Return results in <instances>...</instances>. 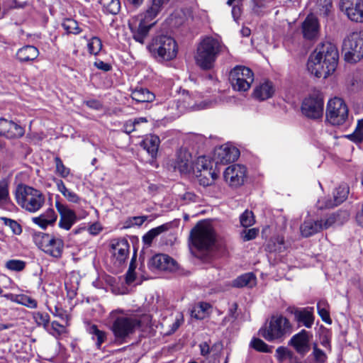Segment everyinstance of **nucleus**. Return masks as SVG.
<instances>
[{
  "mask_svg": "<svg viewBox=\"0 0 363 363\" xmlns=\"http://www.w3.org/2000/svg\"><path fill=\"white\" fill-rule=\"evenodd\" d=\"M338 58L336 46L330 42H324L310 55L307 67L315 77L326 78L335 70Z\"/></svg>",
  "mask_w": 363,
  "mask_h": 363,
  "instance_id": "1",
  "label": "nucleus"
},
{
  "mask_svg": "<svg viewBox=\"0 0 363 363\" xmlns=\"http://www.w3.org/2000/svg\"><path fill=\"white\" fill-rule=\"evenodd\" d=\"M112 320L111 330L114 335L115 340L120 344L125 343L130 337L142 325L140 317L125 312L122 309L112 311L110 313Z\"/></svg>",
  "mask_w": 363,
  "mask_h": 363,
  "instance_id": "2",
  "label": "nucleus"
},
{
  "mask_svg": "<svg viewBox=\"0 0 363 363\" xmlns=\"http://www.w3.org/2000/svg\"><path fill=\"white\" fill-rule=\"evenodd\" d=\"M227 48L218 39L212 36H204L197 45L194 55L196 64L202 69L213 67L218 55Z\"/></svg>",
  "mask_w": 363,
  "mask_h": 363,
  "instance_id": "3",
  "label": "nucleus"
},
{
  "mask_svg": "<svg viewBox=\"0 0 363 363\" xmlns=\"http://www.w3.org/2000/svg\"><path fill=\"white\" fill-rule=\"evenodd\" d=\"M15 198L22 208L30 213L38 211L45 203V196L40 191L23 184L17 186Z\"/></svg>",
  "mask_w": 363,
  "mask_h": 363,
  "instance_id": "4",
  "label": "nucleus"
},
{
  "mask_svg": "<svg viewBox=\"0 0 363 363\" xmlns=\"http://www.w3.org/2000/svg\"><path fill=\"white\" fill-rule=\"evenodd\" d=\"M147 49L155 57L169 61L176 57L177 45L175 40L167 35H159L152 38Z\"/></svg>",
  "mask_w": 363,
  "mask_h": 363,
  "instance_id": "5",
  "label": "nucleus"
},
{
  "mask_svg": "<svg viewBox=\"0 0 363 363\" xmlns=\"http://www.w3.org/2000/svg\"><path fill=\"white\" fill-rule=\"evenodd\" d=\"M291 332V326L289 320L282 315H273L268 325L259 330V334L266 340L273 342L281 340Z\"/></svg>",
  "mask_w": 363,
  "mask_h": 363,
  "instance_id": "6",
  "label": "nucleus"
},
{
  "mask_svg": "<svg viewBox=\"0 0 363 363\" xmlns=\"http://www.w3.org/2000/svg\"><path fill=\"white\" fill-rule=\"evenodd\" d=\"M345 60L356 63L363 58V30L353 32L347 35L342 42Z\"/></svg>",
  "mask_w": 363,
  "mask_h": 363,
  "instance_id": "7",
  "label": "nucleus"
},
{
  "mask_svg": "<svg viewBox=\"0 0 363 363\" xmlns=\"http://www.w3.org/2000/svg\"><path fill=\"white\" fill-rule=\"evenodd\" d=\"M35 244L47 255L55 257L60 258L64 250V242L60 238L42 233H35L33 235Z\"/></svg>",
  "mask_w": 363,
  "mask_h": 363,
  "instance_id": "8",
  "label": "nucleus"
},
{
  "mask_svg": "<svg viewBox=\"0 0 363 363\" xmlns=\"http://www.w3.org/2000/svg\"><path fill=\"white\" fill-rule=\"evenodd\" d=\"M191 239L193 245L199 250H207L215 241V235L211 225L199 223L191 231Z\"/></svg>",
  "mask_w": 363,
  "mask_h": 363,
  "instance_id": "9",
  "label": "nucleus"
},
{
  "mask_svg": "<svg viewBox=\"0 0 363 363\" xmlns=\"http://www.w3.org/2000/svg\"><path fill=\"white\" fill-rule=\"evenodd\" d=\"M229 80L234 90L246 91L254 81V74L250 68L237 65L230 71Z\"/></svg>",
  "mask_w": 363,
  "mask_h": 363,
  "instance_id": "10",
  "label": "nucleus"
},
{
  "mask_svg": "<svg viewBox=\"0 0 363 363\" xmlns=\"http://www.w3.org/2000/svg\"><path fill=\"white\" fill-rule=\"evenodd\" d=\"M348 118V108L340 98L334 97L329 100L326 106V119L333 125L343 124Z\"/></svg>",
  "mask_w": 363,
  "mask_h": 363,
  "instance_id": "11",
  "label": "nucleus"
},
{
  "mask_svg": "<svg viewBox=\"0 0 363 363\" xmlns=\"http://www.w3.org/2000/svg\"><path fill=\"white\" fill-rule=\"evenodd\" d=\"M324 99L320 92H313L306 98L301 105V111L307 118L319 119L323 116Z\"/></svg>",
  "mask_w": 363,
  "mask_h": 363,
  "instance_id": "12",
  "label": "nucleus"
},
{
  "mask_svg": "<svg viewBox=\"0 0 363 363\" xmlns=\"http://www.w3.org/2000/svg\"><path fill=\"white\" fill-rule=\"evenodd\" d=\"M332 0H318L313 12L310 13L303 23H318L333 21Z\"/></svg>",
  "mask_w": 363,
  "mask_h": 363,
  "instance_id": "13",
  "label": "nucleus"
},
{
  "mask_svg": "<svg viewBox=\"0 0 363 363\" xmlns=\"http://www.w3.org/2000/svg\"><path fill=\"white\" fill-rule=\"evenodd\" d=\"M223 177L230 186H240L244 184L247 177V169L239 164L230 165L225 169Z\"/></svg>",
  "mask_w": 363,
  "mask_h": 363,
  "instance_id": "14",
  "label": "nucleus"
},
{
  "mask_svg": "<svg viewBox=\"0 0 363 363\" xmlns=\"http://www.w3.org/2000/svg\"><path fill=\"white\" fill-rule=\"evenodd\" d=\"M340 6L350 21L363 23V0H340Z\"/></svg>",
  "mask_w": 363,
  "mask_h": 363,
  "instance_id": "15",
  "label": "nucleus"
},
{
  "mask_svg": "<svg viewBox=\"0 0 363 363\" xmlns=\"http://www.w3.org/2000/svg\"><path fill=\"white\" fill-rule=\"evenodd\" d=\"M350 214L347 211H337L330 213L319 220L322 231L330 228H335L343 225L349 219Z\"/></svg>",
  "mask_w": 363,
  "mask_h": 363,
  "instance_id": "16",
  "label": "nucleus"
},
{
  "mask_svg": "<svg viewBox=\"0 0 363 363\" xmlns=\"http://www.w3.org/2000/svg\"><path fill=\"white\" fill-rule=\"evenodd\" d=\"M113 264L118 267L123 264L129 255L130 245L127 240L122 239L111 244Z\"/></svg>",
  "mask_w": 363,
  "mask_h": 363,
  "instance_id": "17",
  "label": "nucleus"
},
{
  "mask_svg": "<svg viewBox=\"0 0 363 363\" xmlns=\"http://www.w3.org/2000/svg\"><path fill=\"white\" fill-rule=\"evenodd\" d=\"M55 206L60 216L58 223L59 227L69 230L77 220L75 212L59 201L56 202Z\"/></svg>",
  "mask_w": 363,
  "mask_h": 363,
  "instance_id": "18",
  "label": "nucleus"
},
{
  "mask_svg": "<svg viewBox=\"0 0 363 363\" xmlns=\"http://www.w3.org/2000/svg\"><path fill=\"white\" fill-rule=\"evenodd\" d=\"M150 266L152 269L166 272H174L177 269V262L164 254H158L153 256L150 261Z\"/></svg>",
  "mask_w": 363,
  "mask_h": 363,
  "instance_id": "19",
  "label": "nucleus"
},
{
  "mask_svg": "<svg viewBox=\"0 0 363 363\" xmlns=\"http://www.w3.org/2000/svg\"><path fill=\"white\" fill-rule=\"evenodd\" d=\"M311 337L312 335L309 332L302 330L291 337L289 343L294 347L298 353L304 355L308 353L311 349L309 342Z\"/></svg>",
  "mask_w": 363,
  "mask_h": 363,
  "instance_id": "20",
  "label": "nucleus"
},
{
  "mask_svg": "<svg viewBox=\"0 0 363 363\" xmlns=\"http://www.w3.org/2000/svg\"><path fill=\"white\" fill-rule=\"evenodd\" d=\"M174 169H177L181 174L195 172L191 155L188 150L181 149L177 152Z\"/></svg>",
  "mask_w": 363,
  "mask_h": 363,
  "instance_id": "21",
  "label": "nucleus"
},
{
  "mask_svg": "<svg viewBox=\"0 0 363 363\" xmlns=\"http://www.w3.org/2000/svg\"><path fill=\"white\" fill-rule=\"evenodd\" d=\"M218 160L223 164L235 161L240 155V152L236 147H220L217 150Z\"/></svg>",
  "mask_w": 363,
  "mask_h": 363,
  "instance_id": "22",
  "label": "nucleus"
},
{
  "mask_svg": "<svg viewBox=\"0 0 363 363\" xmlns=\"http://www.w3.org/2000/svg\"><path fill=\"white\" fill-rule=\"evenodd\" d=\"M153 25L154 24H128V27L133 34V39L143 44Z\"/></svg>",
  "mask_w": 363,
  "mask_h": 363,
  "instance_id": "23",
  "label": "nucleus"
},
{
  "mask_svg": "<svg viewBox=\"0 0 363 363\" xmlns=\"http://www.w3.org/2000/svg\"><path fill=\"white\" fill-rule=\"evenodd\" d=\"M160 143V138L155 135H150L141 142L140 145L145 150L152 159L156 158Z\"/></svg>",
  "mask_w": 363,
  "mask_h": 363,
  "instance_id": "24",
  "label": "nucleus"
},
{
  "mask_svg": "<svg viewBox=\"0 0 363 363\" xmlns=\"http://www.w3.org/2000/svg\"><path fill=\"white\" fill-rule=\"evenodd\" d=\"M349 194V188L346 184L339 186L333 192V201L328 200L325 203V208H333L342 203Z\"/></svg>",
  "mask_w": 363,
  "mask_h": 363,
  "instance_id": "25",
  "label": "nucleus"
},
{
  "mask_svg": "<svg viewBox=\"0 0 363 363\" xmlns=\"http://www.w3.org/2000/svg\"><path fill=\"white\" fill-rule=\"evenodd\" d=\"M300 231L303 237L308 238L322 231V230L318 220L308 219L304 220L301 225Z\"/></svg>",
  "mask_w": 363,
  "mask_h": 363,
  "instance_id": "26",
  "label": "nucleus"
},
{
  "mask_svg": "<svg viewBox=\"0 0 363 363\" xmlns=\"http://www.w3.org/2000/svg\"><path fill=\"white\" fill-rule=\"evenodd\" d=\"M274 92V89L272 82H265L255 89L253 95L258 100L264 101L272 97Z\"/></svg>",
  "mask_w": 363,
  "mask_h": 363,
  "instance_id": "27",
  "label": "nucleus"
},
{
  "mask_svg": "<svg viewBox=\"0 0 363 363\" xmlns=\"http://www.w3.org/2000/svg\"><path fill=\"white\" fill-rule=\"evenodd\" d=\"M38 55V50L32 45H26L21 48L16 53L17 58L21 62L33 61L37 58Z\"/></svg>",
  "mask_w": 363,
  "mask_h": 363,
  "instance_id": "28",
  "label": "nucleus"
},
{
  "mask_svg": "<svg viewBox=\"0 0 363 363\" xmlns=\"http://www.w3.org/2000/svg\"><path fill=\"white\" fill-rule=\"evenodd\" d=\"M257 279L253 273L243 274L233 281L232 285L234 287L242 288L248 287L252 288L256 285Z\"/></svg>",
  "mask_w": 363,
  "mask_h": 363,
  "instance_id": "29",
  "label": "nucleus"
},
{
  "mask_svg": "<svg viewBox=\"0 0 363 363\" xmlns=\"http://www.w3.org/2000/svg\"><path fill=\"white\" fill-rule=\"evenodd\" d=\"M296 320L306 328H311L313 324V308H306L298 310L294 313Z\"/></svg>",
  "mask_w": 363,
  "mask_h": 363,
  "instance_id": "30",
  "label": "nucleus"
},
{
  "mask_svg": "<svg viewBox=\"0 0 363 363\" xmlns=\"http://www.w3.org/2000/svg\"><path fill=\"white\" fill-rule=\"evenodd\" d=\"M155 94L145 88H136L131 93V98L138 103L152 102Z\"/></svg>",
  "mask_w": 363,
  "mask_h": 363,
  "instance_id": "31",
  "label": "nucleus"
},
{
  "mask_svg": "<svg viewBox=\"0 0 363 363\" xmlns=\"http://www.w3.org/2000/svg\"><path fill=\"white\" fill-rule=\"evenodd\" d=\"M199 182L203 186H208L214 183L218 177V172L216 169H205L203 172L195 174Z\"/></svg>",
  "mask_w": 363,
  "mask_h": 363,
  "instance_id": "32",
  "label": "nucleus"
},
{
  "mask_svg": "<svg viewBox=\"0 0 363 363\" xmlns=\"http://www.w3.org/2000/svg\"><path fill=\"white\" fill-rule=\"evenodd\" d=\"M168 228H169L168 224H163L157 228L151 229L146 234H145L143 235V242L147 246L150 245L153 239L155 237H157L162 233L167 231L168 230Z\"/></svg>",
  "mask_w": 363,
  "mask_h": 363,
  "instance_id": "33",
  "label": "nucleus"
},
{
  "mask_svg": "<svg viewBox=\"0 0 363 363\" xmlns=\"http://www.w3.org/2000/svg\"><path fill=\"white\" fill-rule=\"evenodd\" d=\"M320 32L319 24H302V33L304 38L314 40L318 38Z\"/></svg>",
  "mask_w": 363,
  "mask_h": 363,
  "instance_id": "34",
  "label": "nucleus"
},
{
  "mask_svg": "<svg viewBox=\"0 0 363 363\" xmlns=\"http://www.w3.org/2000/svg\"><path fill=\"white\" fill-rule=\"evenodd\" d=\"M317 310L323 321L328 324L332 323L329 313V304L327 301L320 300L317 303Z\"/></svg>",
  "mask_w": 363,
  "mask_h": 363,
  "instance_id": "35",
  "label": "nucleus"
},
{
  "mask_svg": "<svg viewBox=\"0 0 363 363\" xmlns=\"http://www.w3.org/2000/svg\"><path fill=\"white\" fill-rule=\"evenodd\" d=\"M92 339L96 341V347L99 349L106 339V333L100 330L96 325H92L89 329Z\"/></svg>",
  "mask_w": 363,
  "mask_h": 363,
  "instance_id": "36",
  "label": "nucleus"
},
{
  "mask_svg": "<svg viewBox=\"0 0 363 363\" xmlns=\"http://www.w3.org/2000/svg\"><path fill=\"white\" fill-rule=\"evenodd\" d=\"M244 0H228L226 4L232 7V16L234 21H237L240 19L242 13V6Z\"/></svg>",
  "mask_w": 363,
  "mask_h": 363,
  "instance_id": "37",
  "label": "nucleus"
},
{
  "mask_svg": "<svg viewBox=\"0 0 363 363\" xmlns=\"http://www.w3.org/2000/svg\"><path fill=\"white\" fill-rule=\"evenodd\" d=\"M195 172L199 174L200 172H203L205 169H213L211 162L208 160L206 157L201 156L199 157L194 164Z\"/></svg>",
  "mask_w": 363,
  "mask_h": 363,
  "instance_id": "38",
  "label": "nucleus"
},
{
  "mask_svg": "<svg viewBox=\"0 0 363 363\" xmlns=\"http://www.w3.org/2000/svg\"><path fill=\"white\" fill-rule=\"evenodd\" d=\"M104 10L111 14L116 15L121 9V3L119 0H101Z\"/></svg>",
  "mask_w": 363,
  "mask_h": 363,
  "instance_id": "39",
  "label": "nucleus"
},
{
  "mask_svg": "<svg viewBox=\"0 0 363 363\" xmlns=\"http://www.w3.org/2000/svg\"><path fill=\"white\" fill-rule=\"evenodd\" d=\"M10 201L9 182L6 179L0 181V207Z\"/></svg>",
  "mask_w": 363,
  "mask_h": 363,
  "instance_id": "40",
  "label": "nucleus"
},
{
  "mask_svg": "<svg viewBox=\"0 0 363 363\" xmlns=\"http://www.w3.org/2000/svg\"><path fill=\"white\" fill-rule=\"evenodd\" d=\"M160 1L161 0H154L153 6L147 10L144 17H142L139 20L140 23H145L152 21L157 16L159 12L157 5L160 3Z\"/></svg>",
  "mask_w": 363,
  "mask_h": 363,
  "instance_id": "41",
  "label": "nucleus"
},
{
  "mask_svg": "<svg viewBox=\"0 0 363 363\" xmlns=\"http://www.w3.org/2000/svg\"><path fill=\"white\" fill-rule=\"evenodd\" d=\"M33 318L38 326H43L45 329L48 327L50 323L48 313L35 311L33 313Z\"/></svg>",
  "mask_w": 363,
  "mask_h": 363,
  "instance_id": "42",
  "label": "nucleus"
},
{
  "mask_svg": "<svg viewBox=\"0 0 363 363\" xmlns=\"http://www.w3.org/2000/svg\"><path fill=\"white\" fill-rule=\"evenodd\" d=\"M55 173L62 178H67L70 174V169L67 167L59 157H55Z\"/></svg>",
  "mask_w": 363,
  "mask_h": 363,
  "instance_id": "43",
  "label": "nucleus"
},
{
  "mask_svg": "<svg viewBox=\"0 0 363 363\" xmlns=\"http://www.w3.org/2000/svg\"><path fill=\"white\" fill-rule=\"evenodd\" d=\"M89 52L91 55H98L102 48V42L97 37H93L90 39L87 44Z\"/></svg>",
  "mask_w": 363,
  "mask_h": 363,
  "instance_id": "44",
  "label": "nucleus"
},
{
  "mask_svg": "<svg viewBox=\"0 0 363 363\" xmlns=\"http://www.w3.org/2000/svg\"><path fill=\"white\" fill-rule=\"evenodd\" d=\"M250 346L261 352H270L272 351V347L259 338L254 337L251 340Z\"/></svg>",
  "mask_w": 363,
  "mask_h": 363,
  "instance_id": "45",
  "label": "nucleus"
},
{
  "mask_svg": "<svg viewBox=\"0 0 363 363\" xmlns=\"http://www.w3.org/2000/svg\"><path fill=\"white\" fill-rule=\"evenodd\" d=\"M5 267L10 271L21 272L26 267V262L19 259H10L5 264Z\"/></svg>",
  "mask_w": 363,
  "mask_h": 363,
  "instance_id": "46",
  "label": "nucleus"
},
{
  "mask_svg": "<svg viewBox=\"0 0 363 363\" xmlns=\"http://www.w3.org/2000/svg\"><path fill=\"white\" fill-rule=\"evenodd\" d=\"M363 118L358 120L356 129L354 132L348 135V138L350 140L354 141L355 143H361L363 140Z\"/></svg>",
  "mask_w": 363,
  "mask_h": 363,
  "instance_id": "47",
  "label": "nucleus"
},
{
  "mask_svg": "<svg viewBox=\"0 0 363 363\" xmlns=\"http://www.w3.org/2000/svg\"><path fill=\"white\" fill-rule=\"evenodd\" d=\"M266 9V0H251L252 13L260 16Z\"/></svg>",
  "mask_w": 363,
  "mask_h": 363,
  "instance_id": "48",
  "label": "nucleus"
},
{
  "mask_svg": "<svg viewBox=\"0 0 363 363\" xmlns=\"http://www.w3.org/2000/svg\"><path fill=\"white\" fill-rule=\"evenodd\" d=\"M240 221L242 226L245 228L250 227L255 223L253 213L250 211H245L240 217Z\"/></svg>",
  "mask_w": 363,
  "mask_h": 363,
  "instance_id": "49",
  "label": "nucleus"
},
{
  "mask_svg": "<svg viewBox=\"0 0 363 363\" xmlns=\"http://www.w3.org/2000/svg\"><path fill=\"white\" fill-rule=\"evenodd\" d=\"M18 303L32 309L38 307L37 301L26 294H20Z\"/></svg>",
  "mask_w": 363,
  "mask_h": 363,
  "instance_id": "50",
  "label": "nucleus"
},
{
  "mask_svg": "<svg viewBox=\"0 0 363 363\" xmlns=\"http://www.w3.org/2000/svg\"><path fill=\"white\" fill-rule=\"evenodd\" d=\"M0 219L3 220L5 225L10 228L14 234L20 235L22 233L21 226L17 221L5 217H1Z\"/></svg>",
  "mask_w": 363,
  "mask_h": 363,
  "instance_id": "51",
  "label": "nucleus"
},
{
  "mask_svg": "<svg viewBox=\"0 0 363 363\" xmlns=\"http://www.w3.org/2000/svg\"><path fill=\"white\" fill-rule=\"evenodd\" d=\"M8 126L10 127V137L11 138H19L23 135L24 134V130L23 128L15 123L14 122L11 121H9V125Z\"/></svg>",
  "mask_w": 363,
  "mask_h": 363,
  "instance_id": "52",
  "label": "nucleus"
},
{
  "mask_svg": "<svg viewBox=\"0 0 363 363\" xmlns=\"http://www.w3.org/2000/svg\"><path fill=\"white\" fill-rule=\"evenodd\" d=\"M313 356L317 363H324L327 359L326 354L318 347L316 343L313 346Z\"/></svg>",
  "mask_w": 363,
  "mask_h": 363,
  "instance_id": "53",
  "label": "nucleus"
},
{
  "mask_svg": "<svg viewBox=\"0 0 363 363\" xmlns=\"http://www.w3.org/2000/svg\"><path fill=\"white\" fill-rule=\"evenodd\" d=\"M259 233L257 228H253L248 230H244L241 233L240 236L243 241H249L255 239Z\"/></svg>",
  "mask_w": 363,
  "mask_h": 363,
  "instance_id": "54",
  "label": "nucleus"
},
{
  "mask_svg": "<svg viewBox=\"0 0 363 363\" xmlns=\"http://www.w3.org/2000/svg\"><path fill=\"white\" fill-rule=\"evenodd\" d=\"M135 255H134L131 259L129 265L128 270L126 273V281L131 283L135 279Z\"/></svg>",
  "mask_w": 363,
  "mask_h": 363,
  "instance_id": "55",
  "label": "nucleus"
},
{
  "mask_svg": "<svg viewBox=\"0 0 363 363\" xmlns=\"http://www.w3.org/2000/svg\"><path fill=\"white\" fill-rule=\"evenodd\" d=\"M64 30L67 34H79L82 29L78 26V24H62Z\"/></svg>",
  "mask_w": 363,
  "mask_h": 363,
  "instance_id": "56",
  "label": "nucleus"
},
{
  "mask_svg": "<svg viewBox=\"0 0 363 363\" xmlns=\"http://www.w3.org/2000/svg\"><path fill=\"white\" fill-rule=\"evenodd\" d=\"M33 222L39 225L42 228H46L48 225H52L48 220L45 219V216L43 214H40L38 217H34L32 218Z\"/></svg>",
  "mask_w": 363,
  "mask_h": 363,
  "instance_id": "57",
  "label": "nucleus"
},
{
  "mask_svg": "<svg viewBox=\"0 0 363 363\" xmlns=\"http://www.w3.org/2000/svg\"><path fill=\"white\" fill-rule=\"evenodd\" d=\"M147 220V216H134L127 221L128 227H130L133 225H141L145 220Z\"/></svg>",
  "mask_w": 363,
  "mask_h": 363,
  "instance_id": "58",
  "label": "nucleus"
},
{
  "mask_svg": "<svg viewBox=\"0 0 363 363\" xmlns=\"http://www.w3.org/2000/svg\"><path fill=\"white\" fill-rule=\"evenodd\" d=\"M45 216V219L48 220L52 225L55 223L57 216L55 212L54 209L48 208L43 213H42Z\"/></svg>",
  "mask_w": 363,
  "mask_h": 363,
  "instance_id": "59",
  "label": "nucleus"
},
{
  "mask_svg": "<svg viewBox=\"0 0 363 363\" xmlns=\"http://www.w3.org/2000/svg\"><path fill=\"white\" fill-rule=\"evenodd\" d=\"M210 308V305L206 303H201L199 306L198 308L199 309L198 313H200V311H201L202 314H194L196 312V309H194L192 311V315L194 316L197 319H202L204 317V313Z\"/></svg>",
  "mask_w": 363,
  "mask_h": 363,
  "instance_id": "60",
  "label": "nucleus"
},
{
  "mask_svg": "<svg viewBox=\"0 0 363 363\" xmlns=\"http://www.w3.org/2000/svg\"><path fill=\"white\" fill-rule=\"evenodd\" d=\"M54 182L56 184L57 190L63 195L65 196L67 192L69 191V189L66 187L65 183L62 179L54 178L53 179Z\"/></svg>",
  "mask_w": 363,
  "mask_h": 363,
  "instance_id": "61",
  "label": "nucleus"
},
{
  "mask_svg": "<svg viewBox=\"0 0 363 363\" xmlns=\"http://www.w3.org/2000/svg\"><path fill=\"white\" fill-rule=\"evenodd\" d=\"M54 182L56 184L57 190L63 195L65 196L67 192L69 191V189L66 187L65 183L62 179L54 178L53 179Z\"/></svg>",
  "mask_w": 363,
  "mask_h": 363,
  "instance_id": "62",
  "label": "nucleus"
},
{
  "mask_svg": "<svg viewBox=\"0 0 363 363\" xmlns=\"http://www.w3.org/2000/svg\"><path fill=\"white\" fill-rule=\"evenodd\" d=\"M64 197L69 202L78 203L81 199L80 197L75 194L74 192L69 190L67 194L64 196Z\"/></svg>",
  "mask_w": 363,
  "mask_h": 363,
  "instance_id": "63",
  "label": "nucleus"
},
{
  "mask_svg": "<svg viewBox=\"0 0 363 363\" xmlns=\"http://www.w3.org/2000/svg\"><path fill=\"white\" fill-rule=\"evenodd\" d=\"M94 65L96 68L104 72L110 71L112 68L110 64L104 62L101 60H96L94 62Z\"/></svg>",
  "mask_w": 363,
  "mask_h": 363,
  "instance_id": "64",
  "label": "nucleus"
}]
</instances>
